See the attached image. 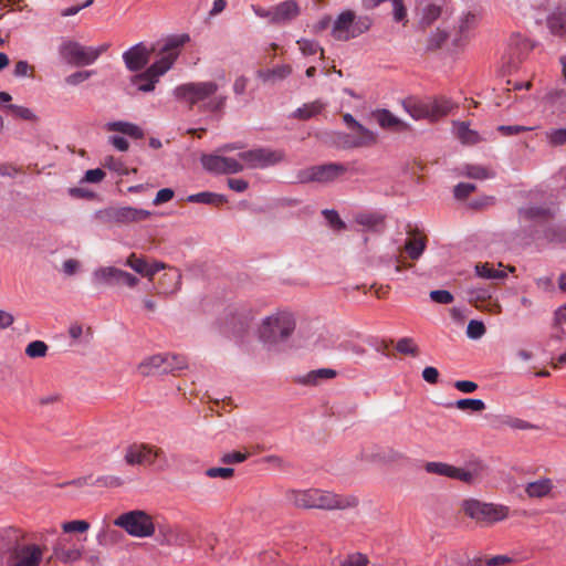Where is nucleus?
<instances>
[{
	"mask_svg": "<svg viewBox=\"0 0 566 566\" xmlns=\"http://www.w3.org/2000/svg\"><path fill=\"white\" fill-rule=\"evenodd\" d=\"M219 85L213 81L188 82L172 91L175 99L190 108L200 104L199 108L207 113H223L228 96L217 94Z\"/></svg>",
	"mask_w": 566,
	"mask_h": 566,
	"instance_id": "obj_1",
	"label": "nucleus"
},
{
	"mask_svg": "<svg viewBox=\"0 0 566 566\" xmlns=\"http://www.w3.org/2000/svg\"><path fill=\"white\" fill-rule=\"evenodd\" d=\"M188 41V34H180L153 43L151 59L154 62L145 71H169Z\"/></svg>",
	"mask_w": 566,
	"mask_h": 566,
	"instance_id": "obj_2",
	"label": "nucleus"
},
{
	"mask_svg": "<svg viewBox=\"0 0 566 566\" xmlns=\"http://www.w3.org/2000/svg\"><path fill=\"white\" fill-rule=\"evenodd\" d=\"M370 27L371 19L368 15H358L346 10L335 18L331 34L337 41H348L364 34Z\"/></svg>",
	"mask_w": 566,
	"mask_h": 566,
	"instance_id": "obj_3",
	"label": "nucleus"
},
{
	"mask_svg": "<svg viewBox=\"0 0 566 566\" xmlns=\"http://www.w3.org/2000/svg\"><path fill=\"white\" fill-rule=\"evenodd\" d=\"M114 525L123 528L128 535L138 538L150 537L156 531L153 517L143 510L120 514L114 520Z\"/></svg>",
	"mask_w": 566,
	"mask_h": 566,
	"instance_id": "obj_4",
	"label": "nucleus"
},
{
	"mask_svg": "<svg viewBox=\"0 0 566 566\" xmlns=\"http://www.w3.org/2000/svg\"><path fill=\"white\" fill-rule=\"evenodd\" d=\"M462 509L471 520L485 525L504 521L510 514L507 506L483 503L475 499L463 501Z\"/></svg>",
	"mask_w": 566,
	"mask_h": 566,
	"instance_id": "obj_5",
	"label": "nucleus"
},
{
	"mask_svg": "<svg viewBox=\"0 0 566 566\" xmlns=\"http://www.w3.org/2000/svg\"><path fill=\"white\" fill-rule=\"evenodd\" d=\"M295 329V321L291 314L281 313L264 318L260 338L264 343L276 344L285 340Z\"/></svg>",
	"mask_w": 566,
	"mask_h": 566,
	"instance_id": "obj_6",
	"label": "nucleus"
},
{
	"mask_svg": "<svg viewBox=\"0 0 566 566\" xmlns=\"http://www.w3.org/2000/svg\"><path fill=\"white\" fill-rule=\"evenodd\" d=\"M150 212L134 207H106L95 211L94 218L103 224H127L147 219Z\"/></svg>",
	"mask_w": 566,
	"mask_h": 566,
	"instance_id": "obj_7",
	"label": "nucleus"
},
{
	"mask_svg": "<svg viewBox=\"0 0 566 566\" xmlns=\"http://www.w3.org/2000/svg\"><path fill=\"white\" fill-rule=\"evenodd\" d=\"M532 49L533 45L527 39L518 34L513 35L499 57L501 71H512L521 67V63Z\"/></svg>",
	"mask_w": 566,
	"mask_h": 566,
	"instance_id": "obj_8",
	"label": "nucleus"
},
{
	"mask_svg": "<svg viewBox=\"0 0 566 566\" xmlns=\"http://www.w3.org/2000/svg\"><path fill=\"white\" fill-rule=\"evenodd\" d=\"M251 9L258 17L268 19L269 23L277 25L291 22L301 13L300 6L294 0L283 1L268 9L252 4Z\"/></svg>",
	"mask_w": 566,
	"mask_h": 566,
	"instance_id": "obj_9",
	"label": "nucleus"
},
{
	"mask_svg": "<svg viewBox=\"0 0 566 566\" xmlns=\"http://www.w3.org/2000/svg\"><path fill=\"white\" fill-rule=\"evenodd\" d=\"M59 54L62 60L72 66L82 67L94 63V56H91L90 46L82 45L70 39H62L59 45Z\"/></svg>",
	"mask_w": 566,
	"mask_h": 566,
	"instance_id": "obj_10",
	"label": "nucleus"
},
{
	"mask_svg": "<svg viewBox=\"0 0 566 566\" xmlns=\"http://www.w3.org/2000/svg\"><path fill=\"white\" fill-rule=\"evenodd\" d=\"M94 279L106 286H127L135 287L139 279L134 274L120 270L116 266H103L94 271Z\"/></svg>",
	"mask_w": 566,
	"mask_h": 566,
	"instance_id": "obj_11",
	"label": "nucleus"
},
{
	"mask_svg": "<svg viewBox=\"0 0 566 566\" xmlns=\"http://www.w3.org/2000/svg\"><path fill=\"white\" fill-rule=\"evenodd\" d=\"M45 547L35 543L15 544L10 554V566H40Z\"/></svg>",
	"mask_w": 566,
	"mask_h": 566,
	"instance_id": "obj_12",
	"label": "nucleus"
},
{
	"mask_svg": "<svg viewBox=\"0 0 566 566\" xmlns=\"http://www.w3.org/2000/svg\"><path fill=\"white\" fill-rule=\"evenodd\" d=\"M239 158L248 168H265L280 163L284 154L280 150L256 148L240 153Z\"/></svg>",
	"mask_w": 566,
	"mask_h": 566,
	"instance_id": "obj_13",
	"label": "nucleus"
},
{
	"mask_svg": "<svg viewBox=\"0 0 566 566\" xmlns=\"http://www.w3.org/2000/svg\"><path fill=\"white\" fill-rule=\"evenodd\" d=\"M151 60V44L138 42L123 53V61L128 71H145Z\"/></svg>",
	"mask_w": 566,
	"mask_h": 566,
	"instance_id": "obj_14",
	"label": "nucleus"
},
{
	"mask_svg": "<svg viewBox=\"0 0 566 566\" xmlns=\"http://www.w3.org/2000/svg\"><path fill=\"white\" fill-rule=\"evenodd\" d=\"M201 165L205 170L217 175L238 174L244 166L237 159L218 155H203Z\"/></svg>",
	"mask_w": 566,
	"mask_h": 566,
	"instance_id": "obj_15",
	"label": "nucleus"
},
{
	"mask_svg": "<svg viewBox=\"0 0 566 566\" xmlns=\"http://www.w3.org/2000/svg\"><path fill=\"white\" fill-rule=\"evenodd\" d=\"M160 449H153L146 444H130L125 451V462L129 465L153 463L155 458L160 457Z\"/></svg>",
	"mask_w": 566,
	"mask_h": 566,
	"instance_id": "obj_16",
	"label": "nucleus"
},
{
	"mask_svg": "<svg viewBox=\"0 0 566 566\" xmlns=\"http://www.w3.org/2000/svg\"><path fill=\"white\" fill-rule=\"evenodd\" d=\"M165 73H135L129 78L127 85V92L134 94L137 92H150L155 88V85L159 82V77Z\"/></svg>",
	"mask_w": 566,
	"mask_h": 566,
	"instance_id": "obj_17",
	"label": "nucleus"
},
{
	"mask_svg": "<svg viewBox=\"0 0 566 566\" xmlns=\"http://www.w3.org/2000/svg\"><path fill=\"white\" fill-rule=\"evenodd\" d=\"M169 355H154L139 364L138 369L144 376L164 375L171 373V367H166Z\"/></svg>",
	"mask_w": 566,
	"mask_h": 566,
	"instance_id": "obj_18",
	"label": "nucleus"
},
{
	"mask_svg": "<svg viewBox=\"0 0 566 566\" xmlns=\"http://www.w3.org/2000/svg\"><path fill=\"white\" fill-rule=\"evenodd\" d=\"M455 471L452 475V479H458L465 483H472L483 471V464L480 460L473 459L470 460L465 468L455 467Z\"/></svg>",
	"mask_w": 566,
	"mask_h": 566,
	"instance_id": "obj_19",
	"label": "nucleus"
},
{
	"mask_svg": "<svg viewBox=\"0 0 566 566\" xmlns=\"http://www.w3.org/2000/svg\"><path fill=\"white\" fill-rule=\"evenodd\" d=\"M403 105L413 119H433L437 116V112L428 103L408 101Z\"/></svg>",
	"mask_w": 566,
	"mask_h": 566,
	"instance_id": "obj_20",
	"label": "nucleus"
},
{
	"mask_svg": "<svg viewBox=\"0 0 566 566\" xmlns=\"http://www.w3.org/2000/svg\"><path fill=\"white\" fill-rule=\"evenodd\" d=\"M316 490L308 491H294L291 490L287 492V499L297 507L301 509H311L315 507L316 504Z\"/></svg>",
	"mask_w": 566,
	"mask_h": 566,
	"instance_id": "obj_21",
	"label": "nucleus"
},
{
	"mask_svg": "<svg viewBox=\"0 0 566 566\" xmlns=\"http://www.w3.org/2000/svg\"><path fill=\"white\" fill-rule=\"evenodd\" d=\"M106 128L111 132H118L136 139L144 137L143 129L138 125L129 122H109L106 124Z\"/></svg>",
	"mask_w": 566,
	"mask_h": 566,
	"instance_id": "obj_22",
	"label": "nucleus"
},
{
	"mask_svg": "<svg viewBox=\"0 0 566 566\" xmlns=\"http://www.w3.org/2000/svg\"><path fill=\"white\" fill-rule=\"evenodd\" d=\"M547 27L555 35L566 34V12L556 11L547 17Z\"/></svg>",
	"mask_w": 566,
	"mask_h": 566,
	"instance_id": "obj_23",
	"label": "nucleus"
},
{
	"mask_svg": "<svg viewBox=\"0 0 566 566\" xmlns=\"http://www.w3.org/2000/svg\"><path fill=\"white\" fill-rule=\"evenodd\" d=\"M348 505V501L340 499L332 492L325 491L321 494V510H344Z\"/></svg>",
	"mask_w": 566,
	"mask_h": 566,
	"instance_id": "obj_24",
	"label": "nucleus"
},
{
	"mask_svg": "<svg viewBox=\"0 0 566 566\" xmlns=\"http://www.w3.org/2000/svg\"><path fill=\"white\" fill-rule=\"evenodd\" d=\"M187 200L189 202L213 205V206H219L221 203L227 202V199L223 195L209 192V191H202V192L190 195V196H188Z\"/></svg>",
	"mask_w": 566,
	"mask_h": 566,
	"instance_id": "obj_25",
	"label": "nucleus"
},
{
	"mask_svg": "<svg viewBox=\"0 0 566 566\" xmlns=\"http://www.w3.org/2000/svg\"><path fill=\"white\" fill-rule=\"evenodd\" d=\"M442 14V6L429 3L421 10L419 23L426 28L431 25Z\"/></svg>",
	"mask_w": 566,
	"mask_h": 566,
	"instance_id": "obj_26",
	"label": "nucleus"
},
{
	"mask_svg": "<svg viewBox=\"0 0 566 566\" xmlns=\"http://www.w3.org/2000/svg\"><path fill=\"white\" fill-rule=\"evenodd\" d=\"M552 490V481L549 479H541L526 485L525 492L530 497H543Z\"/></svg>",
	"mask_w": 566,
	"mask_h": 566,
	"instance_id": "obj_27",
	"label": "nucleus"
},
{
	"mask_svg": "<svg viewBox=\"0 0 566 566\" xmlns=\"http://www.w3.org/2000/svg\"><path fill=\"white\" fill-rule=\"evenodd\" d=\"M478 24V17L472 12L463 13L458 21V32L461 39L468 38L470 31Z\"/></svg>",
	"mask_w": 566,
	"mask_h": 566,
	"instance_id": "obj_28",
	"label": "nucleus"
},
{
	"mask_svg": "<svg viewBox=\"0 0 566 566\" xmlns=\"http://www.w3.org/2000/svg\"><path fill=\"white\" fill-rule=\"evenodd\" d=\"M345 171L346 167L340 164L321 165V182H331Z\"/></svg>",
	"mask_w": 566,
	"mask_h": 566,
	"instance_id": "obj_29",
	"label": "nucleus"
},
{
	"mask_svg": "<svg viewBox=\"0 0 566 566\" xmlns=\"http://www.w3.org/2000/svg\"><path fill=\"white\" fill-rule=\"evenodd\" d=\"M458 137L464 144H475L480 140V136L475 130L470 129L469 124L459 122L454 124Z\"/></svg>",
	"mask_w": 566,
	"mask_h": 566,
	"instance_id": "obj_30",
	"label": "nucleus"
},
{
	"mask_svg": "<svg viewBox=\"0 0 566 566\" xmlns=\"http://www.w3.org/2000/svg\"><path fill=\"white\" fill-rule=\"evenodd\" d=\"M54 556L64 564L73 563L82 557V551L78 548H64L55 546L53 548Z\"/></svg>",
	"mask_w": 566,
	"mask_h": 566,
	"instance_id": "obj_31",
	"label": "nucleus"
},
{
	"mask_svg": "<svg viewBox=\"0 0 566 566\" xmlns=\"http://www.w3.org/2000/svg\"><path fill=\"white\" fill-rule=\"evenodd\" d=\"M328 228L335 232H340L346 229V223L339 217L338 212L334 209H325L322 211Z\"/></svg>",
	"mask_w": 566,
	"mask_h": 566,
	"instance_id": "obj_32",
	"label": "nucleus"
},
{
	"mask_svg": "<svg viewBox=\"0 0 566 566\" xmlns=\"http://www.w3.org/2000/svg\"><path fill=\"white\" fill-rule=\"evenodd\" d=\"M426 239L424 238H417L413 240H409L405 243V250L412 260H418L424 249H426Z\"/></svg>",
	"mask_w": 566,
	"mask_h": 566,
	"instance_id": "obj_33",
	"label": "nucleus"
},
{
	"mask_svg": "<svg viewBox=\"0 0 566 566\" xmlns=\"http://www.w3.org/2000/svg\"><path fill=\"white\" fill-rule=\"evenodd\" d=\"M463 175L473 179H488L493 177V174L485 167L480 165H468L464 167Z\"/></svg>",
	"mask_w": 566,
	"mask_h": 566,
	"instance_id": "obj_34",
	"label": "nucleus"
},
{
	"mask_svg": "<svg viewBox=\"0 0 566 566\" xmlns=\"http://www.w3.org/2000/svg\"><path fill=\"white\" fill-rule=\"evenodd\" d=\"M124 265L129 266L133 271L140 275H146L147 262L144 258L137 256L136 253H130L124 262Z\"/></svg>",
	"mask_w": 566,
	"mask_h": 566,
	"instance_id": "obj_35",
	"label": "nucleus"
},
{
	"mask_svg": "<svg viewBox=\"0 0 566 566\" xmlns=\"http://www.w3.org/2000/svg\"><path fill=\"white\" fill-rule=\"evenodd\" d=\"M455 407L460 410L470 409L472 411H482L485 408V403L479 398H463L455 401Z\"/></svg>",
	"mask_w": 566,
	"mask_h": 566,
	"instance_id": "obj_36",
	"label": "nucleus"
},
{
	"mask_svg": "<svg viewBox=\"0 0 566 566\" xmlns=\"http://www.w3.org/2000/svg\"><path fill=\"white\" fill-rule=\"evenodd\" d=\"M48 345L42 340H33L25 348V355L30 358H41L48 353Z\"/></svg>",
	"mask_w": 566,
	"mask_h": 566,
	"instance_id": "obj_37",
	"label": "nucleus"
},
{
	"mask_svg": "<svg viewBox=\"0 0 566 566\" xmlns=\"http://www.w3.org/2000/svg\"><path fill=\"white\" fill-rule=\"evenodd\" d=\"M426 469L428 472L446 475L449 478H452L453 473L457 472L454 465L442 462H430L427 464Z\"/></svg>",
	"mask_w": 566,
	"mask_h": 566,
	"instance_id": "obj_38",
	"label": "nucleus"
},
{
	"mask_svg": "<svg viewBox=\"0 0 566 566\" xmlns=\"http://www.w3.org/2000/svg\"><path fill=\"white\" fill-rule=\"evenodd\" d=\"M546 140L551 146H560L566 143V127L552 129L545 134Z\"/></svg>",
	"mask_w": 566,
	"mask_h": 566,
	"instance_id": "obj_39",
	"label": "nucleus"
},
{
	"mask_svg": "<svg viewBox=\"0 0 566 566\" xmlns=\"http://www.w3.org/2000/svg\"><path fill=\"white\" fill-rule=\"evenodd\" d=\"M374 114L381 127H392L399 123L388 109H377Z\"/></svg>",
	"mask_w": 566,
	"mask_h": 566,
	"instance_id": "obj_40",
	"label": "nucleus"
},
{
	"mask_svg": "<svg viewBox=\"0 0 566 566\" xmlns=\"http://www.w3.org/2000/svg\"><path fill=\"white\" fill-rule=\"evenodd\" d=\"M93 483L104 488H118L124 484V480L116 475H101L93 480Z\"/></svg>",
	"mask_w": 566,
	"mask_h": 566,
	"instance_id": "obj_41",
	"label": "nucleus"
},
{
	"mask_svg": "<svg viewBox=\"0 0 566 566\" xmlns=\"http://www.w3.org/2000/svg\"><path fill=\"white\" fill-rule=\"evenodd\" d=\"M396 349L397 352H399L400 354H406V355H417L418 353V347L417 345L415 344V342L409 338V337H403V338H400L397 344H396Z\"/></svg>",
	"mask_w": 566,
	"mask_h": 566,
	"instance_id": "obj_42",
	"label": "nucleus"
},
{
	"mask_svg": "<svg viewBox=\"0 0 566 566\" xmlns=\"http://www.w3.org/2000/svg\"><path fill=\"white\" fill-rule=\"evenodd\" d=\"M368 558L365 554L353 553L340 562L339 566H368Z\"/></svg>",
	"mask_w": 566,
	"mask_h": 566,
	"instance_id": "obj_43",
	"label": "nucleus"
},
{
	"mask_svg": "<svg viewBox=\"0 0 566 566\" xmlns=\"http://www.w3.org/2000/svg\"><path fill=\"white\" fill-rule=\"evenodd\" d=\"M88 528H90V524L84 520H74V521L65 522L62 525V530L65 533H73V532L84 533Z\"/></svg>",
	"mask_w": 566,
	"mask_h": 566,
	"instance_id": "obj_44",
	"label": "nucleus"
},
{
	"mask_svg": "<svg viewBox=\"0 0 566 566\" xmlns=\"http://www.w3.org/2000/svg\"><path fill=\"white\" fill-rule=\"evenodd\" d=\"M485 333L484 324L481 321L471 319L467 327L468 337L478 339Z\"/></svg>",
	"mask_w": 566,
	"mask_h": 566,
	"instance_id": "obj_45",
	"label": "nucleus"
},
{
	"mask_svg": "<svg viewBox=\"0 0 566 566\" xmlns=\"http://www.w3.org/2000/svg\"><path fill=\"white\" fill-rule=\"evenodd\" d=\"M392 3V17L396 22H407V10L402 0H390Z\"/></svg>",
	"mask_w": 566,
	"mask_h": 566,
	"instance_id": "obj_46",
	"label": "nucleus"
},
{
	"mask_svg": "<svg viewBox=\"0 0 566 566\" xmlns=\"http://www.w3.org/2000/svg\"><path fill=\"white\" fill-rule=\"evenodd\" d=\"M263 461L280 471H286L292 467L290 462L275 454L264 457Z\"/></svg>",
	"mask_w": 566,
	"mask_h": 566,
	"instance_id": "obj_47",
	"label": "nucleus"
},
{
	"mask_svg": "<svg viewBox=\"0 0 566 566\" xmlns=\"http://www.w3.org/2000/svg\"><path fill=\"white\" fill-rule=\"evenodd\" d=\"M8 108L11 109L17 117L28 120L36 119V115L28 107L11 104L8 105Z\"/></svg>",
	"mask_w": 566,
	"mask_h": 566,
	"instance_id": "obj_48",
	"label": "nucleus"
},
{
	"mask_svg": "<svg viewBox=\"0 0 566 566\" xmlns=\"http://www.w3.org/2000/svg\"><path fill=\"white\" fill-rule=\"evenodd\" d=\"M234 474L233 468H209L206 471V475L208 478H222V479H230Z\"/></svg>",
	"mask_w": 566,
	"mask_h": 566,
	"instance_id": "obj_49",
	"label": "nucleus"
},
{
	"mask_svg": "<svg viewBox=\"0 0 566 566\" xmlns=\"http://www.w3.org/2000/svg\"><path fill=\"white\" fill-rule=\"evenodd\" d=\"M475 190L476 186L474 184L460 182L454 187L453 193L455 198L464 199Z\"/></svg>",
	"mask_w": 566,
	"mask_h": 566,
	"instance_id": "obj_50",
	"label": "nucleus"
},
{
	"mask_svg": "<svg viewBox=\"0 0 566 566\" xmlns=\"http://www.w3.org/2000/svg\"><path fill=\"white\" fill-rule=\"evenodd\" d=\"M247 459H248V453L234 451V452L224 453L221 457L220 461L224 464H232V463L244 462Z\"/></svg>",
	"mask_w": 566,
	"mask_h": 566,
	"instance_id": "obj_51",
	"label": "nucleus"
},
{
	"mask_svg": "<svg viewBox=\"0 0 566 566\" xmlns=\"http://www.w3.org/2000/svg\"><path fill=\"white\" fill-rule=\"evenodd\" d=\"M353 129L359 135V144L370 143L375 139L374 133L359 123H355ZM356 145H358V143Z\"/></svg>",
	"mask_w": 566,
	"mask_h": 566,
	"instance_id": "obj_52",
	"label": "nucleus"
},
{
	"mask_svg": "<svg viewBox=\"0 0 566 566\" xmlns=\"http://www.w3.org/2000/svg\"><path fill=\"white\" fill-rule=\"evenodd\" d=\"M432 301L440 304H449L453 301L452 294L447 290H436L430 293Z\"/></svg>",
	"mask_w": 566,
	"mask_h": 566,
	"instance_id": "obj_53",
	"label": "nucleus"
},
{
	"mask_svg": "<svg viewBox=\"0 0 566 566\" xmlns=\"http://www.w3.org/2000/svg\"><path fill=\"white\" fill-rule=\"evenodd\" d=\"M104 166L106 168H108L109 170L115 171V172H117L119 175H125L126 174V169L124 167V164L120 160L114 158L113 156H108V157L105 158Z\"/></svg>",
	"mask_w": 566,
	"mask_h": 566,
	"instance_id": "obj_54",
	"label": "nucleus"
},
{
	"mask_svg": "<svg viewBox=\"0 0 566 566\" xmlns=\"http://www.w3.org/2000/svg\"><path fill=\"white\" fill-rule=\"evenodd\" d=\"M499 132H501L505 136L516 135L523 132L532 130V127L522 126V125H501L499 126Z\"/></svg>",
	"mask_w": 566,
	"mask_h": 566,
	"instance_id": "obj_55",
	"label": "nucleus"
},
{
	"mask_svg": "<svg viewBox=\"0 0 566 566\" xmlns=\"http://www.w3.org/2000/svg\"><path fill=\"white\" fill-rule=\"evenodd\" d=\"M294 381L300 385H316L318 381V369H313L306 375L296 376Z\"/></svg>",
	"mask_w": 566,
	"mask_h": 566,
	"instance_id": "obj_56",
	"label": "nucleus"
},
{
	"mask_svg": "<svg viewBox=\"0 0 566 566\" xmlns=\"http://www.w3.org/2000/svg\"><path fill=\"white\" fill-rule=\"evenodd\" d=\"M105 176H106L105 171L101 168L88 169L85 172L84 181L92 182V184H98L105 178Z\"/></svg>",
	"mask_w": 566,
	"mask_h": 566,
	"instance_id": "obj_57",
	"label": "nucleus"
},
{
	"mask_svg": "<svg viewBox=\"0 0 566 566\" xmlns=\"http://www.w3.org/2000/svg\"><path fill=\"white\" fill-rule=\"evenodd\" d=\"M316 112H317V107L314 104L304 105L303 107L297 108L293 113V116L296 118H300V119H307V118L314 116L316 114Z\"/></svg>",
	"mask_w": 566,
	"mask_h": 566,
	"instance_id": "obj_58",
	"label": "nucleus"
},
{
	"mask_svg": "<svg viewBox=\"0 0 566 566\" xmlns=\"http://www.w3.org/2000/svg\"><path fill=\"white\" fill-rule=\"evenodd\" d=\"M475 273L479 276L484 277V279H496V277L503 276V274L501 272L490 269L486 264L476 265Z\"/></svg>",
	"mask_w": 566,
	"mask_h": 566,
	"instance_id": "obj_59",
	"label": "nucleus"
},
{
	"mask_svg": "<svg viewBox=\"0 0 566 566\" xmlns=\"http://www.w3.org/2000/svg\"><path fill=\"white\" fill-rule=\"evenodd\" d=\"M297 45L304 55H312L317 50L316 43L306 39L298 40Z\"/></svg>",
	"mask_w": 566,
	"mask_h": 566,
	"instance_id": "obj_60",
	"label": "nucleus"
},
{
	"mask_svg": "<svg viewBox=\"0 0 566 566\" xmlns=\"http://www.w3.org/2000/svg\"><path fill=\"white\" fill-rule=\"evenodd\" d=\"M174 198V190L170 188L160 189L155 199L153 200L154 205H160L167 202Z\"/></svg>",
	"mask_w": 566,
	"mask_h": 566,
	"instance_id": "obj_61",
	"label": "nucleus"
},
{
	"mask_svg": "<svg viewBox=\"0 0 566 566\" xmlns=\"http://www.w3.org/2000/svg\"><path fill=\"white\" fill-rule=\"evenodd\" d=\"M169 358H170V360H166V367H171V373L187 367L186 360L184 357L169 355Z\"/></svg>",
	"mask_w": 566,
	"mask_h": 566,
	"instance_id": "obj_62",
	"label": "nucleus"
},
{
	"mask_svg": "<svg viewBox=\"0 0 566 566\" xmlns=\"http://www.w3.org/2000/svg\"><path fill=\"white\" fill-rule=\"evenodd\" d=\"M454 387L462 392L469 394L473 392L478 388V385L471 380H458L454 382Z\"/></svg>",
	"mask_w": 566,
	"mask_h": 566,
	"instance_id": "obj_63",
	"label": "nucleus"
},
{
	"mask_svg": "<svg viewBox=\"0 0 566 566\" xmlns=\"http://www.w3.org/2000/svg\"><path fill=\"white\" fill-rule=\"evenodd\" d=\"M109 143L118 150L120 151H126L129 147V144L128 142L126 140V138H124L123 136H118V135H115V136H111L109 137Z\"/></svg>",
	"mask_w": 566,
	"mask_h": 566,
	"instance_id": "obj_64",
	"label": "nucleus"
}]
</instances>
